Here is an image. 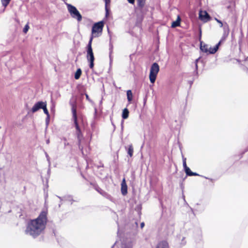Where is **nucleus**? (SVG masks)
Masks as SVG:
<instances>
[{"instance_id": "nucleus-42", "label": "nucleus", "mask_w": 248, "mask_h": 248, "mask_svg": "<svg viewBox=\"0 0 248 248\" xmlns=\"http://www.w3.org/2000/svg\"><path fill=\"white\" fill-rule=\"evenodd\" d=\"M81 151H82V154H84L83 152L82 151V148H81Z\"/></svg>"}, {"instance_id": "nucleus-20", "label": "nucleus", "mask_w": 248, "mask_h": 248, "mask_svg": "<svg viewBox=\"0 0 248 248\" xmlns=\"http://www.w3.org/2000/svg\"><path fill=\"white\" fill-rule=\"evenodd\" d=\"M157 248H168V243L166 241H162L158 244Z\"/></svg>"}, {"instance_id": "nucleus-19", "label": "nucleus", "mask_w": 248, "mask_h": 248, "mask_svg": "<svg viewBox=\"0 0 248 248\" xmlns=\"http://www.w3.org/2000/svg\"><path fill=\"white\" fill-rule=\"evenodd\" d=\"M109 50L110 64H111L112 62V58L111 57V54H112V51H113V45H112V44L111 43V41H110V42H109Z\"/></svg>"}, {"instance_id": "nucleus-17", "label": "nucleus", "mask_w": 248, "mask_h": 248, "mask_svg": "<svg viewBox=\"0 0 248 248\" xmlns=\"http://www.w3.org/2000/svg\"><path fill=\"white\" fill-rule=\"evenodd\" d=\"M223 29H224V31L223 36L224 37V38H225L226 36H228V35L229 34V29L228 25L227 24L224 25Z\"/></svg>"}, {"instance_id": "nucleus-38", "label": "nucleus", "mask_w": 248, "mask_h": 248, "mask_svg": "<svg viewBox=\"0 0 248 248\" xmlns=\"http://www.w3.org/2000/svg\"><path fill=\"white\" fill-rule=\"evenodd\" d=\"M46 144H49V140H46Z\"/></svg>"}, {"instance_id": "nucleus-10", "label": "nucleus", "mask_w": 248, "mask_h": 248, "mask_svg": "<svg viewBox=\"0 0 248 248\" xmlns=\"http://www.w3.org/2000/svg\"><path fill=\"white\" fill-rule=\"evenodd\" d=\"M73 120H74V124H75V127H76V128L77 130L76 133H77V137L78 139L79 143H80V136L81 135V132L79 126L78 124L77 119H76V120H75V119H73Z\"/></svg>"}, {"instance_id": "nucleus-7", "label": "nucleus", "mask_w": 248, "mask_h": 248, "mask_svg": "<svg viewBox=\"0 0 248 248\" xmlns=\"http://www.w3.org/2000/svg\"><path fill=\"white\" fill-rule=\"evenodd\" d=\"M46 102L43 101H39L36 103L32 108H31V111L33 113L39 110L40 109L43 108L44 105H45Z\"/></svg>"}, {"instance_id": "nucleus-1", "label": "nucleus", "mask_w": 248, "mask_h": 248, "mask_svg": "<svg viewBox=\"0 0 248 248\" xmlns=\"http://www.w3.org/2000/svg\"><path fill=\"white\" fill-rule=\"evenodd\" d=\"M47 221V212L42 211L36 218L28 221L25 233L34 238H36L44 232Z\"/></svg>"}, {"instance_id": "nucleus-2", "label": "nucleus", "mask_w": 248, "mask_h": 248, "mask_svg": "<svg viewBox=\"0 0 248 248\" xmlns=\"http://www.w3.org/2000/svg\"><path fill=\"white\" fill-rule=\"evenodd\" d=\"M65 4L67 6L68 11L71 16L73 18L76 19L78 22H80L82 20V17L77 8L68 3L65 2Z\"/></svg>"}, {"instance_id": "nucleus-8", "label": "nucleus", "mask_w": 248, "mask_h": 248, "mask_svg": "<svg viewBox=\"0 0 248 248\" xmlns=\"http://www.w3.org/2000/svg\"><path fill=\"white\" fill-rule=\"evenodd\" d=\"M199 18L202 21L206 22L210 20V17L206 11H200L199 12Z\"/></svg>"}, {"instance_id": "nucleus-5", "label": "nucleus", "mask_w": 248, "mask_h": 248, "mask_svg": "<svg viewBox=\"0 0 248 248\" xmlns=\"http://www.w3.org/2000/svg\"><path fill=\"white\" fill-rule=\"evenodd\" d=\"M159 71V67L158 64L156 62H154L151 66L149 74L150 81L152 83H155Z\"/></svg>"}, {"instance_id": "nucleus-28", "label": "nucleus", "mask_w": 248, "mask_h": 248, "mask_svg": "<svg viewBox=\"0 0 248 248\" xmlns=\"http://www.w3.org/2000/svg\"><path fill=\"white\" fill-rule=\"evenodd\" d=\"M29 29V25H28V24H27L25 26V27H24V29H23V32H24L25 33H27V32L28 31Z\"/></svg>"}, {"instance_id": "nucleus-45", "label": "nucleus", "mask_w": 248, "mask_h": 248, "mask_svg": "<svg viewBox=\"0 0 248 248\" xmlns=\"http://www.w3.org/2000/svg\"><path fill=\"white\" fill-rule=\"evenodd\" d=\"M58 198H59V199H60L61 200H62V199H61V198L60 197H58Z\"/></svg>"}, {"instance_id": "nucleus-12", "label": "nucleus", "mask_w": 248, "mask_h": 248, "mask_svg": "<svg viewBox=\"0 0 248 248\" xmlns=\"http://www.w3.org/2000/svg\"><path fill=\"white\" fill-rule=\"evenodd\" d=\"M132 242L129 240L124 241L122 243L121 248H132Z\"/></svg>"}, {"instance_id": "nucleus-35", "label": "nucleus", "mask_w": 248, "mask_h": 248, "mask_svg": "<svg viewBox=\"0 0 248 248\" xmlns=\"http://www.w3.org/2000/svg\"><path fill=\"white\" fill-rule=\"evenodd\" d=\"M198 60H199V59H196V60L195 61V65H196V69H198V65H197V62H198Z\"/></svg>"}, {"instance_id": "nucleus-37", "label": "nucleus", "mask_w": 248, "mask_h": 248, "mask_svg": "<svg viewBox=\"0 0 248 248\" xmlns=\"http://www.w3.org/2000/svg\"><path fill=\"white\" fill-rule=\"evenodd\" d=\"M144 226V222H142L140 224V227L141 228H143Z\"/></svg>"}, {"instance_id": "nucleus-21", "label": "nucleus", "mask_w": 248, "mask_h": 248, "mask_svg": "<svg viewBox=\"0 0 248 248\" xmlns=\"http://www.w3.org/2000/svg\"><path fill=\"white\" fill-rule=\"evenodd\" d=\"M81 70L80 68L78 69L75 74V78L76 79H79L81 75Z\"/></svg>"}, {"instance_id": "nucleus-27", "label": "nucleus", "mask_w": 248, "mask_h": 248, "mask_svg": "<svg viewBox=\"0 0 248 248\" xmlns=\"http://www.w3.org/2000/svg\"><path fill=\"white\" fill-rule=\"evenodd\" d=\"M183 165L184 168V170L187 168L188 167L186 165V158L183 156Z\"/></svg>"}, {"instance_id": "nucleus-33", "label": "nucleus", "mask_w": 248, "mask_h": 248, "mask_svg": "<svg viewBox=\"0 0 248 248\" xmlns=\"http://www.w3.org/2000/svg\"><path fill=\"white\" fill-rule=\"evenodd\" d=\"M105 2V5H108V4H109L110 0H104Z\"/></svg>"}, {"instance_id": "nucleus-24", "label": "nucleus", "mask_w": 248, "mask_h": 248, "mask_svg": "<svg viewBox=\"0 0 248 248\" xmlns=\"http://www.w3.org/2000/svg\"><path fill=\"white\" fill-rule=\"evenodd\" d=\"M230 4L226 6V7L228 9H231L235 6V2L234 0H229Z\"/></svg>"}, {"instance_id": "nucleus-9", "label": "nucleus", "mask_w": 248, "mask_h": 248, "mask_svg": "<svg viewBox=\"0 0 248 248\" xmlns=\"http://www.w3.org/2000/svg\"><path fill=\"white\" fill-rule=\"evenodd\" d=\"M222 39L214 47L209 46L208 53L209 54H215L218 50L219 46L220 45L221 42L223 40Z\"/></svg>"}, {"instance_id": "nucleus-4", "label": "nucleus", "mask_w": 248, "mask_h": 248, "mask_svg": "<svg viewBox=\"0 0 248 248\" xmlns=\"http://www.w3.org/2000/svg\"><path fill=\"white\" fill-rule=\"evenodd\" d=\"M103 26V21H100L95 23L92 27V35L91 37H93H93L99 36L102 32Z\"/></svg>"}, {"instance_id": "nucleus-23", "label": "nucleus", "mask_w": 248, "mask_h": 248, "mask_svg": "<svg viewBox=\"0 0 248 248\" xmlns=\"http://www.w3.org/2000/svg\"><path fill=\"white\" fill-rule=\"evenodd\" d=\"M127 154L130 157L132 156L133 154V148L132 144L129 145L128 146Z\"/></svg>"}, {"instance_id": "nucleus-16", "label": "nucleus", "mask_w": 248, "mask_h": 248, "mask_svg": "<svg viewBox=\"0 0 248 248\" xmlns=\"http://www.w3.org/2000/svg\"><path fill=\"white\" fill-rule=\"evenodd\" d=\"M129 111L127 108H125L123 110L122 118L124 119H126L128 117Z\"/></svg>"}, {"instance_id": "nucleus-3", "label": "nucleus", "mask_w": 248, "mask_h": 248, "mask_svg": "<svg viewBox=\"0 0 248 248\" xmlns=\"http://www.w3.org/2000/svg\"><path fill=\"white\" fill-rule=\"evenodd\" d=\"M93 41V37H91L89 43L87 46V59L90 62L89 67L91 69H93L94 66L93 62L94 60V55L92 47V43Z\"/></svg>"}, {"instance_id": "nucleus-30", "label": "nucleus", "mask_w": 248, "mask_h": 248, "mask_svg": "<svg viewBox=\"0 0 248 248\" xmlns=\"http://www.w3.org/2000/svg\"><path fill=\"white\" fill-rule=\"evenodd\" d=\"M215 19L218 22V23L220 24V27H222L223 25L222 22L220 20L217 19V18H215Z\"/></svg>"}, {"instance_id": "nucleus-13", "label": "nucleus", "mask_w": 248, "mask_h": 248, "mask_svg": "<svg viewBox=\"0 0 248 248\" xmlns=\"http://www.w3.org/2000/svg\"><path fill=\"white\" fill-rule=\"evenodd\" d=\"M209 46L208 45L201 43L200 49L203 52L208 53Z\"/></svg>"}, {"instance_id": "nucleus-36", "label": "nucleus", "mask_w": 248, "mask_h": 248, "mask_svg": "<svg viewBox=\"0 0 248 248\" xmlns=\"http://www.w3.org/2000/svg\"><path fill=\"white\" fill-rule=\"evenodd\" d=\"M85 96H86V98L87 100L90 101L91 100H90L89 95L87 94H85Z\"/></svg>"}, {"instance_id": "nucleus-44", "label": "nucleus", "mask_w": 248, "mask_h": 248, "mask_svg": "<svg viewBox=\"0 0 248 248\" xmlns=\"http://www.w3.org/2000/svg\"><path fill=\"white\" fill-rule=\"evenodd\" d=\"M97 191L100 192V190L97 189Z\"/></svg>"}, {"instance_id": "nucleus-22", "label": "nucleus", "mask_w": 248, "mask_h": 248, "mask_svg": "<svg viewBox=\"0 0 248 248\" xmlns=\"http://www.w3.org/2000/svg\"><path fill=\"white\" fill-rule=\"evenodd\" d=\"M126 94H127V98L128 101L129 102H131L132 101V98H133V94H132V93L131 91L128 90L127 91Z\"/></svg>"}, {"instance_id": "nucleus-14", "label": "nucleus", "mask_w": 248, "mask_h": 248, "mask_svg": "<svg viewBox=\"0 0 248 248\" xmlns=\"http://www.w3.org/2000/svg\"><path fill=\"white\" fill-rule=\"evenodd\" d=\"M185 171L186 174L188 176H199V175L198 173L191 171L189 167H187V168L185 169Z\"/></svg>"}, {"instance_id": "nucleus-43", "label": "nucleus", "mask_w": 248, "mask_h": 248, "mask_svg": "<svg viewBox=\"0 0 248 248\" xmlns=\"http://www.w3.org/2000/svg\"><path fill=\"white\" fill-rule=\"evenodd\" d=\"M97 191L100 192V190L97 189Z\"/></svg>"}, {"instance_id": "nucleus-26", "label": "nucleus", "mask_w": 248, "mask_h": 248, "mask_svg": "<svg viewBox=\"0 0 248 248\" xmlns=\"http://www.w3.org/2000/svg\"><path fill=\"white\" fill-rule=\"evenodd\" d=\"M42 109H43L44 112L45 114H46L47 116H49L48 111L46 108V102L45 105H44Z\"/></svg>"}, {"instance_id": "nucleus-32", "label": "nucleus", "mask_w": 248, "mask_h": 248, "mask_svg": "<svg viewBox=\"0 0 248 248\" xmlns=\"http://www.w3.org/2000/svg\"><path fill=\"white\" fill-rule=\"evenodd\" d=\"M128 2L130 4H134L135 0H127Z\"/></svg>"}, {"instance_id": "nucleus-25", "label": "nucleus", "mask_w": 248, "mask_h": 248, "mask_svg": "<svg viewBox=\"0 0 248 248\" xmlns=\"http://www.w3.org/2000/svg\"><path fill=\"white\" fill-rule=\"evenodd\" d=\"M11 0H1V2L2 6L4 8H5L9 4Z\"/></svg>"}, {"instance_id": "nucleus-41", "label": "nucleus", "mask_w": 248, "mask_h": 248, "mask_svg": "<svg viewBox=\"0 0 248 248\" xmlns=\"http://www.w3.org/2000/svg\"><path fill=\"white\" fill-rule=\"evenodd\" d=\"M135 224H136V227H137L138 226V223L137 222H135Z\"/></svg>"}, {"instance_id": "nucleus-15", "label": "nucleus", "mask_w": 248, "mask_h": 248, "mask_svg": "<svg viewBox=\"0 0 248 248\" xmlns=\"http://www.w3.org/2000/svg\"><path fill=\"white\" fill-rule=\"evenodd\" d=\"M145 4V0H137V4L140 10L144 7Z\"/></svg>"}, {"instance_id": "nucleus-40", "label": "nucleus", "mask_w": 248, "mask_h": 248, "mask_svg": "<svg viewBox=\"0 0 248 248\" xmlns=\"http://www.w3.org/2000/svg\"><path fill=\"white\" fill-rule=\"evenodd\" d=\"M123 121L122 123V128H123Z\"/></svg>"}, {"instance_id": "nucleus-18", "label": "nucleus", "mask_w": 248, "mask_h": 248, "mask_svg": "<svg viewBox=\"0 0 248 248\" xmlns=\"http://www.w3.org/2000/svg\"><path fill=\"white\" fill-rule=\"evenodd\" d=\"M180 18L179 16H178L177 19L176 21L172 22L171 24V27L175 28L178 27L180 25Z\"/></svg>"}, {"instance_id": "nucleus-6", "label": "nucleus", "mask_w": 248, "mask_h": 248, "mask_svg": "<svg viewBox=\"0 0 248 248\" xmlns=\"http://www.w3.org/2000/svg\"><path fill=\"white\" fill-rule=\"evenodd\" d=\"M69 104L72 107V112L73 114V119H76L77 118V110H76V99L72 97L70 100Z\"/></svg>"}, {"instance_id": "nucleus-39", "label": "nucleus", "mask_w": 248, "mask_h": 248, "mask_svg": "<svg viewBox=\"0 0 248 248\" xmlns=\"http://www.w3.org/2000/svg\"><path fill=\"white\" fill-rule=\"evenodd\" d=\"M173 229V225L172 224L171 226V231H172Z\"/></svg>"}, {"instance_id": "nucleus-31", "label": "nucleus", "mask_w": 248, "mask_h": 248, "mask_svg": "<svg viewBox=\"0 0 248 248\" xmlns=\"http://www.w3.org/2000/svg\"><path fill=\"white\" fill-rule=\"evenodd\" d=\"M45 154H46V156L47 160L48 161V163L50 164V158H49L48 154L46 152L45 153Z\"/></svg>"}, {"instance_id": "nucleus-11", "label": "nucleus", "mask_w": 248, "mask_h": 248, "mask_svg": "<svg viewBox=\"0 0 248 248\" xmlns=\"http://www.w3.org/2000/svg\"><path fill=\"white\" fill-rule=\"evenodd\" d=\"M121 192L123 195H125L127 193V186L124 178L121 183Z\"/></svg>"}, {"instance_id": "nucleus-29", "label": "nucleus", "mask_w": 248, "mask_h": 248, "mask_svg": "<svg viewBox=\"0 0 248 248\" xmlns=\"http://www.w3.org/2000/svg\"><path fill=\"white\" fill-rule=\"evenodd\" d=\"M49 118H50V116H47V117L46 119V127L48 126V124H49Z\"/></svg>"}, {"instance_id": "nucleus-34", "label": "nucleus", "mask_w": 248, "mask_h": 248, "mask_svg": "<svg viewBox=\"0 0 248 248\" xmlns=\"http://www.w3.org/2000/svg\"><path fill=\"white\" fill-rule=\"evenodd\" d=\"M105 9L106 12V16H107L108 13V10L107 7V5L106 6V5H105Z\"/></svg>"}]
</instances>
